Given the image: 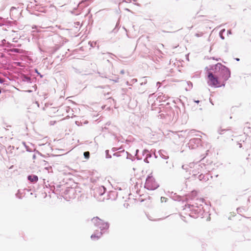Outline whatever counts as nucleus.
<instances>
[{"mask_svg":"<svg viewBox=\"0 0 251 251\" xmlns=\"http://www.w3.org/2000/svg\"><path fill=\"white\" fill-rule=\"evenodd\" d=\"M92 221L94 224L100 229L101 231L92 234L91 237L93 240H98L102 234V230L108 229L109 225L107 223L104 222L102 220L97 217L93 218Z\"/></svg>","mask_w":251,"mask_h":251,"instance_id":"nucleus-1","label":"nucleus"},{"mask_svg":"<svg viewBox=\"0 0 251 251\" xmlns=\"http://www.w3.org/2000/svg\"><path fill=\"white\" fill-rule=\"evenodd\" d=\"M159 187V184L152 176H149L146 179L145 187L149 190H155Z\"/></svg>","mask_w":251,"mask_h":251,"instance_id":"nucleus-2","label":"nucleus"},{"mask_svg":"<svg viewBox=\"0 0 251 251\" xmlns=\"http://www.w3.org/2000/svg\"><path fill=\"white\" fill-rule=\"evenodd\" d=\"M209 83L216 87L219 86L217 79L212 74L208 75Z\"/></svg>","mask_w":251,"mask_h":251,"instance_id":"nucleus-3","label":"nucleus"},{"mask_svg":"<svg viewBox=\"0 0 251 251\" xmlns=\"http://www.w3.org/2000/svg\"><path fill=\"white\" fill-rule=\"evenodd\" d=\"M28 179L31 182L35 183L38 181V178L37 176L31 175L28 176Z\"/></svg>","mask_w":251,"mask_h":251,"instance_id":"nucleus-4","label":"nucleus"},{"mask_svg":"<svg viewBox=\"0 0 251 251\" xmlns=\"http://www.w3.org/2000/svg\"><path fill=\"white\" fill-rule=\"evenodd\" d=\"M167 198L165 197H161V202H166L167 201Z\"/></svg>","mask_w":251,"mask_h":251,"instance_id":"nucleus-5","label":"nucleus"},{"mask_svg":"<svg viewBox=\"0 0 251 251\" xmlns=\"http://www.w3.org/2000/svg\"><path fill=\"white\" fill-rule=\"evenodd\" d=\"M84 156L86 157V158H88L89 156V152H85L84 153Z\"/></svg>","mask_w":251,"mask_h":251,"instance_id":"nucleus-6","label":"nucleus"},{"mask_svg":"<svg viewBox=\"0 0 251 251\" xmlns=\"http://www.w3.org/2000/svg\"><path fill=\"white\" fill-rule=\"evenodd\" d=\"M144 161L146 163H149V161L148 160V159L147 158H146L145 160H144Z\"/></svg>","mask_w":251,"mask_h":251,"instance_id":"nucleus-7","label":"nucleus"},{"mask_svg":"<svg viewBox=\"0 0 251 251\" xmlns=\"http://www.w3.org/2000/svg\"><path fill=\"white\" fill-rule=\"evenodd\" d=\"M138 150H136V155H137V154L138 153Z\"/></svg>","mask_w":251,"mask_h":251,"instance_id":"nucleus-8","label":"nucleus"}]
</instances>
